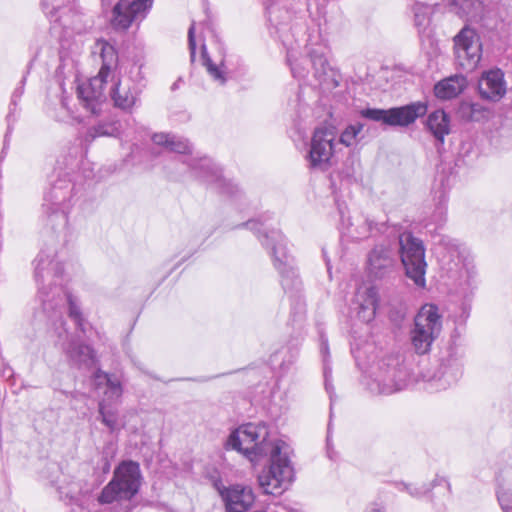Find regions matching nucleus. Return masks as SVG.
I'll return each instance as SVG.
<instances>
[{
  "mask_svg": "<svg viewBox=\"0 0 512 512\" xmlns=\"http://www.w3.org/2000/svg\"><path fill=\"white\" fill-rule=\"evenodd\" d=\"M225 447L242 453L252 463L268 457L269 465L258 475V484L263 493L281 495L292 482L294 471L289 446L280 440H270L266 424L247 423L240 426L230 433Z\"/></svg>",
  "mask_w": 512,
  "mask_h": 512,
  "instance_id": "1",
  "label": "nucleus"
},
{
  "mask_svg": "<svg viewBox=\"0 0 512 512\" xmlns=\"http://www.w3.org/2000/svg\"><path fill=\"white\" fill-rule=\"evenodd\" d=\"M34 279L38 286L37 298L44 317L58 331V336H67L63 315L66 305L69 317L84 332L83 317L78 299L62 286L63 263L57 259L55 243L44 245L32 262Z\"/></svg>",
  "mask_w": 512,
  "mask_h": 512,
  "instance_id": "2",
  "label": "nucleus"
},
{
  "mask_svg": "<svg viewBox=\"0 0 512 512\" xmlns=\"http://www.w3.org/2000/svg\"><path fill=\"white\" fill-rule=\"evenodd\" d=\"M253 231L263 248L269 253L274 268L280 276V283L285 293L297 294L302 288V281L294 257L287 247V240L282 232L270 228L265 221L248 220L240 225Z\"/></svg>",
  "mask_w": 512,
  "mask_h": 512,
  "instance_id": "3",
  "label": "nucleus"
},
{
  "mask_svg": "<svg viewBox=\"0 0 512 512\" xmlns=\"http://www.w3.org/2000/svg\"><path fill=\"white\" fill-rule=\"evenodd\" d=\"M141 485V471L137 462L122 461L114 470L113 477L98 496L100 504L114 501H130Z\"/></svg>",
  "mask_w": 512,
  "mask_h": 512,
  "instance_id": "4",
  "label": "nucleus"
},
{
  "mask_svg": "<svg viewBox=\"0 0 512 512\" xmlns=\"http://www.w3.org/2000/svg\"><path fill=\"white\" fill-rule=\"evenodd\" d=\"M92 385L95 390L103 393L98 403V419L113 433L118 429L117 404L123 394L120 379L98 368L92 375Z\"/></svg>",
  "mask_w": 512,
  "mask_h": 512,
  "instance_id": "5",
  "label": "nucleus"
},
{
  "mask_svg": "<svg viewBox=\"0 0 512 512\" xmlns=\"http://www.w3.org/2000/svg\"><path fill=\"white\" fill-rule=\"evenodd\" d=\"M442 315L434 304L423 305L414 317L409 339L413 350L424 355L431 350L433 342L442 331Z\"/></svg>",
  "mask_w": 512,
  "mask_h": 512,
  "instance_id": "6",
  "label": "nucleus"
},
{
  "mask_svg": "<svg viewBox=\"0 0 512 512\" xmlns=\"http://www.w3.org/2000/svg\"><path fill=\"white\" fill-rule=\"evenodd\" d=\"M409 376L401 358L391 355L377 363L368 386L373 393L390 395L403 390L408 384Z\"/></svg>",
  "mask_w": 512,
  "mask_h": 512,
  "instance_id": "7",
  "label": "nucleus"
},
{
  "mask_svg": "<svg viewBox=\"0 0 512 512\" xmlns=\"http://www.w3.org/2000/svg\"><path fill=\"white\" fill-rule=\"evenodd\" d=\"M74 184L65 179H58L44 195L42 205L45 225L53 232L63 230L67 225L69 203Z\"/></svg>",
  "mask_w": 512,
  "mask_h": 512,
  "instance_id": "8",
  "label": "nucleus"
},
{
  "mask_svg": "<svg viewBox=\"0 0 512 512\" xmlns=\"http://www.w3.org/2000/svg\"><path fill=\"white\" fill-rule=\"evenodd\" d=\"M399 257L407 278L412 280L419 288L426 285L425 247L423 241L410 231H404L398 236Z\"/></svg>",
  "mask_w": 512,
  "mask_h": 512,
  "instance_id": "9",
  "label": "nucleus"
},
{
  "mask_svg": "<svg viewBox=\"0 0 512 512\" xmlns=\"http://www.w3.org/2000/svg\"><path fill=\"white\" fill-rule=\"evenodd\" d=\"M426 113L427 105L421 101L389 109L365 108L359 112L362 118L389 127H408Z\"/></svg>",
  "mask_w": 512,
  "mask_h": 512,
  "instance_id": "10",
  "label": "nucleus"
},
{
  "mask_svg": "<svg viewBox=\"0 0 512 512\" xmlns=\"http://www.w3.org/2000/svg\"><path fill=\"white\" fill-rule=\"evenodd\" d=\"M103 7H111V27L118 32L139 24L148 15L154 0H100Z\"/></svg>",
  "mask_w": 512,
  "mask_h": 512,
  "instance_id": "11",
  "label": "nucleus"
},
{
  "mask_svg": "<svg viewBox=\"0 0 512 512\" xmlns=\"http://www.w3.org/2000/svg\"><path fill=\"white\" fill-rule=\"evenodd\" d=\"M455 65L463 72L474 71L482 57V43L478 32L470 26H464L453 37Z\"/></svg>",
  "mask_w": 512,
  "mask_h": 512,
  "instance_id": "12",
  "label": "nucleus"
},
{
  "mask_svg": "<svg viewBox=\"0 0 512 512\" xmlns=\"http://www.w3.org/2000/svg\"><path fill=\"white\" fill-rule=\"evenodd\" d=\"M462 353L456 345H450L440 357L437 370L429 378L431 389L445 390L457 383L462 376Z\"/></svg>",
  "mask_w": 512,
  "mask_h": 512,
  "instance_id": "13",
  "label": "nucleus"
},
{
  "mask_svg": "<svg viewBox=\"0 0 512 512\" xmlns=\"http://www.w3.org/2000/svg\"><path fill=\"white\" fill-rule=\"evenodd\" d=\"M187 165L197 178L213 186L221 194L232 197L240 191L237 184L223 177L221 169L208 157L190 158Z\"/></svg>",
  "mask_w": 512,
  "mask_h": 512,
  "instance_id": "14",
  "label": "nucleus"
},
{
  "mask_svg": "<svg viewBox=\"0 0 512 512\" xmlns=\"http://www.w3.org/2000/svg\"><path fill=\"white\" fill-rule=\"evenodd\" d=\"M335 133L332 128L318 127L315 129L308 153L310 168L326 170L335 148Z\"/></svg>",
  "mask_w": 512,
  "mask_h": 512,
  "instance_id": "15",
  "label": "nucleus"
},
{
  "mask_svg": "<svg viewBox=\"0 0 512 512\" xmlns=\"http://www.w3.org/2000/svg\"><path fill=\"white\" fill-rule=\"evenodd\" d=\"M215 486L224 502L226 512H247L255 502V494L249 486L240 484Z\"/></svg>",
  "mask_w": 512,
  "mask_h": 512,
  "instance_id": "16",
  "label": "nucleus"
},
{
  "mask_svg": "<svg viewBox=\"0 0 512 512\" xmlns=\"http://www.w3.org/2000/svg\"><path fill=\"white\" fill-rule=\"evenodd\" d=\"M107 79L98 75L77 87V97L81 105L91 114L98 115L106 101L104 92Z\"/></svg>",
  "mask_w": 512,
  "mask_h": 512,
  "instance_id": "17",
  "label": "nucleus"
},
{
  "mask_svg": "<svg viewBox=\"0 0 512 512\" xmlns=\"http://www.w3.org/2000/svg\"><path fill=\"white\" fill-rule=\"evenodd\" d=\"M396 258L393 250L385 245H376L368 254L367 271L374 279H385L395 272Z\"/></svg>",
  "mask_w": 512,
  "mask_h": 512,
  "instance_id": "18",
  "label": "nucleus"
},
{
  "mask_svg": "<svg viewBox=\"0 0 512 512\" xmlns=\"http://www.w3.org/2000/svg\"><path fill=\"white\" fill-rule=\"evenodd\" d=\"M134 80H118L113 84L110 90V97L116 108L124 112H131L133 107L139 102V96L142 92L141 87L133 84Z\"/></svg>",
  "mask_w": 512,
  "mask_h": 512,
  "instance_id": "19",
  "label": "nucleus"
},
{
  "mask_svg": "<svg viewBox=\"0 0 512 512\" xmlns=\"http://www.w3.org/2000/svg\"><path fill=\"white\" fill-rule=\"evenodd\" d=\"M75 0H42V9L50 21L59 23L63 28H71L70 18L76 16Z\"/></svg>",
  "mask_w": 512,
  "mask_h": 512,
  "instance_id": "20",
  "label": "nucleus"
},
{
  "mask_svg": "<svg viewBox=\"0 0 512 512\" xmlns=\"http://www.w3.org/2000/svg\"><path fill=\"white\" fill-rule=\"evenodd\" d=\"M483 99L499 101L506 93L504 74L500 69H492L483 74L478 84Z\"/></svg>",
  "mask_w": 512,
  "mask_h": 512,
  "instance_id": "21",
  "label": "nucleus"
},
{
  "mask_svg": "<svg viewBox=\"0 0 512 512\" xmlns=\"http://www.w3.org/2000/svg\"><path fill=\"white\" fill-rule=\"evenodd\" d=\"M65 353L70 365L78 369H90L98 362L95 350L82 342L70 341Z\"/></svg>",
  "mask_w": 512,
  "mask_h": 512,
  "instance_id": "22",
  "label": "nucleus"
},
{
  "mask_svg": "<svg viewBox=\"0 0 512 512\" xmlns=\"http://www.w3.org/2000/svg\"><path fill=\"white\" fill-rule=\"evenodd\" d=\"M354 305L358 319L364 323L371 322L375 318L378 305L377 289L368 287L363 291H358Z\"/></svg>",
  "mask_w": 512,
  "mask_h": 512,
  "instance_id": "23",
  "label": "nucleus"
},
{
  "mask_svg": "<svg viewBox=\"0 0 512 512\" xmlns=\"http://www.w3.org/2000/svg\"><path fill=\"white\" fill-rule=\"evenodd\" d=\"M310 63L313 68V74L320 85L336 87L338 82L335 78L336 73L329 65L324 53L318 49H312L309 52Z\"/></svg>",
  "mask_w": 512,
  "mask_h": 512,
  "instance_id": "24",
  "label": "nucleus"
},
{
  "mask_svg": "<svg viewBox=\"0 0 512 512\" xmlns=\"http://www.w3.org/2000/svg\"><path fill=\"white\" fill-rule=\"evenodd\" d=\"M467 83V78L463 74L447 77L434 86L435 96L442 100L453 99L464 91Z\"/></svg>",
  "mask_w": 512,
  "mask_h": 512,
  "instance_id": "25",
  "label": "nucleus"
},
{
  "mask_svg": "<svg viewBox=\"0 0 512 512\" xmlns=\"http://www.w3.org/2000/svg\"><path fill=\"white\" fill-rule=\"evenodd\" d=\"M426 127L437 143L443 145L445 136L450 133V117L444 110L433 111L427 117Z\"/></svg>",
  "mask_w": 512,
  "mask_h": 512,
  "instance_id": "26",
  "label": "nucleus"
},
{
  "mask_svg": "<svg viewBox=\"0 0 512 512\" xmlns=\"http://www.w3.org/2000/svg\"><path fill=\"white\" fill-rule=\"evenodd\" d=\"M100 54L102 66L98 75L108 78L111 70L117 65L118 55L113 45L106 40H97L94 46V53Z\"/></svg>",
  "mask_w": 512,
  "mask_h": 512,
  "instance_id": "27",
  "label": "nucleus"
},
{
  "mask_svg": "<svg viewBox=\"0 0 512 512\" xmlns=\"http://www.w3.org/2000/svg\"><path fill=\"white\" fill-rule=\"evenodd\" d=\"M154 144L163 146L171 152L186 154L191 152V146L187 139L168 133H155L152 136Z\"/></svg>",
  "mask_w": 512,
  "mask_h": 512,
  "instance_id": "28",
  "label": "nucleus"
},
{
  "mask_svg": "<svg viewBox=\"0 0 512 512\" xmlns=\"http://www.w3.org/2000/svg\"><path fill=\"white\" fill-rule=\"evenodd\" d=\"M457 114L464 121L481 122L490 117L491 111L481 103L464 101L460 103Z\"/></svg>",
  "mask_w": 512,
  "mask_h": 512,
  "instance_id": "29",
  "label": "nucleus"
},
{
  "mask_svg": "<svg viewBox=\"0 0 512 512\" xmlns=\"http://www.w3.org/2000/svg\"><path fill=\"white\" fill-rule=\"evenodd\" d=\"M354 220L356 223L349 221L348 226H355V237L359 239L367 238L374 232L383 233L386 230L385 222H377L366 215L357 216Z\"/></svg>",
  "mask_w": 512,
  "mask_h": 512,
  "instance_id": "30",
  "label": "nucleus"
},
{
  "mask_svg": "<svg viewBox=\"0 0 512 512\" xmlns=\"http://www.w3.org/2000/svg\"><path fill=\"white\" fill-rule=\"evenodd\" d=\"M121 124L118 121L99 122L91 126L85 135L86 142H92L97 137H117L120 134Z\"/></svg>",
  "mask_w": 512,
  "mask_h": 512,
  "instance_id": "31",
  "label": "nucleus"
},
{
  "mask_svg": "<svg viewBox=\"0 0 512 512\" xmlns=\"http://www.w3.org/2000/svg\"><path fill=\"white\" fill-rule=\"evenodd\" d=\"M202 60L203 65L206 67L208 74L213 78L214 81L220 85H225L227 82L226 72L224 71V60L221 59L220 64H215L206 52V46L202 45Z\"/></svg>",
  "mask_w": 512,
  "mask_h": 512,
  "instance_id": "32",
  "label": "nucleus"
},
{
  "mask_svg": "<svg viewBox=\"0 0 512 512\" xmlns=\"http://www.w3.org/2000/svg\"><path fill=\"white\" fill-rule=\"evenodd\" d=\"M363 128L364 124L361 122L347 125L339 136V143L346 147L354 146L363 138V135H361Z\"/></svg>",
  "mask_w": 512,
  "mask_h": 512,
  "instance_id": "33",
  "label": "nucleus"
},
{
  "mask_svg": "<svg viewBox=\"0 0 512 512\" xmlns=\"http://www.w3.org/2000/svg\"><path fill=\"white\" fill-rule=\"evenodd\" d=\"M492 143L501 150L512 148V126L503 124L492 136Z\"/></svg>",
  "mask_w": 512,
  "mask_h": 512,
  "instance_id": "34",
  "label": "nucleus"
},
{
  "mask_svg": "<svg viewBox=\"0 0 512 512\" xmlns=\"http://www.w3.org/2000/svg\"><path fill=\"white\" fill-rule=\"evenodd\" d=\"M25 82H26V77H23L21 82H20V86L15 88V90L12 93L11 102H10V105H9V113H8V115L6 117L7 122H8V129H7V133H6L5 138H7L8 133L11 132V129H12L11 128V123L15 121L14 113H15V110H16L17 102L20 100L21 96L24 93Z\"/></svg>",
  "mask_w": 512,
  "mask_h": 512,
  "instance_id": "35",
  "label": "nucleus"
},
{
  "mask_svg": "<svg viewBox=\"0 0 512 512\" xmlns=\"http://www.w3.org/2000/svg\"><path fill=\"white\" fill-rule=\"evenodd\" d=\"M60 499L65 501L67 504H78V495L80 492L79 483L72 482L68 487L60 486L58 488ZM79 508L80 506L77 505Z\"/></svg>",
  "mask_w": 512,
  "mask_h": 512,
  "instance_id": "36",
  "label": "nucleus"
},
{
  "mask_svg": "<svg viewBox=\"0 0 512 512\" xmlns=\"http://www.w3.org/2000/svg\"><path fill=\"white\" fill-rule=\"evenodd\" d=\"M397 488L400 491L407 492L410 496L414 498H420L426 495L431 491V486L427 485V483H423L421 485L399 482L397 483Z\"/></svg>",
  "mask_w": 512,
  "mask_h": 512,
  "instance_id": "37",
  "label": "nucleus"
},
{
  "mask_svg": "<svg viewBox=\"0 0 512 512\" xmlns=\"http://www.w3.org/2000/svg\"><path fill=\"white\" fill-rule=\"evenodd\" d=\"M414 22L418 28H425L430 21V7L425 4L416 3L413 6Z\"/></svg>",
  "mask_w": 512,
  "mask_h": 512,
  "instance_id": "38",
  "label": "nucleus"
},
{
  "mask_svg": "<svg viewBox=\"0 0 512 512\" xmlns=\"http://www.w3.org/2000/svg\"><path fill=\"white\" fill-rule=\"evenodd\" d=\"M321 344H320V352L323 357V363H324V378H325V387L326 390L329 391L330 384H329V377L331 375V368L328 366V357H329V347H328V340L324 337V335L320 336Z\"/></svg>",
  "mask_w": 512,
  "mask_h": 512,
  "instance_id": "39",
  "label": "nucleus"
},
{
  "mask_svg": "<svg viewBox=\"0 0 512 512\" xmlns=\"http://www.w3.org/2000/svg\"><path fill=\"white\" fill-rule=\"evenodd\" d=\"M188 47L190 51L191 61L194 62L196 57V40H195V23L193 22L188 30Z\"/></svg>",
  "mask_w": 512,
  "mask_h": 512,
  "instance_id": "40",
  "label": "nucleus"
},
{
  "mask_svg": "<svg viewBox=\"0 0 512 512\" xmlns=\"http://www.w3.org/2000/svg\"><path fill=\"white\" fill-rule=\"evenodd\" d=\"M288 61H289V64H290V67H291V72H292V75L293 77L295 78H298V79H304L307 74H308V71L303 68L300 63L298 62H291L290 58H288Z\"/></svg>",
  "mask_w": 512,
  "mask_h": 512,
  "instance_id": "41",
  "label": "nucleus"
},
{
  "mask_svg": "<svg viewBox=\"0 0 512 512\" xmlns=\"http://www.w3.org/2000/svg\"><path fill=\"white\" fill-rule=\"evenodd\" d=\"M13 376V370L8 364H3L2 369L0 370V377L9 379Z\"/></svg>",
  "mask_w": 512,
  "mask_h": 512,
  "instance_id": "42",
  "label": "nucleus"
},
{
  "mask_svg": "<svg viewBox=\"0 0 512 512\" xmlns=\"http://www.w3.org/2000/svg\"><path fill=\"white\" fill-rule=\"evenodd\" d=\"M446 484L448 486V488H450V484L449 482L444 478V477H439V476H436L435 479L429 483L428 485L431 486V489L437 485H441V484Z\"/></svg>",
  "mask_w": 512,
  "mask_h": 512,
  "instance_id": "43",
  "label": "nucleus"
},
{
  "mask_svg": "<svg viewBox=\"0 0 512 512\" xmlns=\"http://www.w3.org/2000/svg\"><path fill=\"white\" fill-rule=\"evenodd\" d=\"M136 73V81H140L144 79V76L142 75V67L141 66H134L130 70V74Z\"/></svg>",
  "mask_w": 512,
  "mask_h": 512,
  "instance_id": "44",
  "label": "nucleus"
},
{
  "mask_svg": "<svg viewBox=\"0 0 512 512\" xmlns=\"http://www.w3.org/2000/svg\"><path fill=\"white\" fill-rule=\"evenodd\" d=\"M507 25L506 31L508 33L512 32V20H509L507 23L502 20V25L500 26L501 30H504V26Z\"/></svg>",
  "mask_w": 512,
  "mask_h": 512,
  "instance_id": "45",
  "label": "nucleus"
},
{
  "mask_svg": "<svg viewBox=\"0 0 512 512\" xmlns=\"http://www.w3.org/2000/svg\"><path fill=\"white\" fill-rule=\"evenodd\" d=\"M368 512H386L384 507L375 504Z\"/></svg>",
  "mask_w": 512,
  "mask_h": 512,
  "instance_id": "46",
  "label": "nucleus"
},
{
  "mask_svg": "<svg viewBox=\"0 0 512 512\" xmlns=\"http://www.w3.org/2000/svg\"><path fill=\"white\" fill-rule=\"evenodd\" d=\"M131 509H132V508H131V505H130L129 503H127V504L125 505V507H124V508H121V509H120L119 511H117V512H131Z\"/></svg>",
  "mask_w": 512,
  "mask_h": 512,
  "instance_id": "47",
  "label": "nucleus"
},
{
  "mask_svg": "<svg viewBox=\"0 0 512 512\" xmlns=\"http://www.w3.org/2000/svg\"><path fill=\"white\" fill-rule=\"evenodd\" d=\"M339 212L341 214V219L343 220L344 219V213H343V211L341 209H339Z\"/></svg>",
  "mask_w": 512,
  "mask_h": 512,
  "instance_id": "48",
  "label": "nucleus"
},
{
  "mask_svg": "<svg viewBox=\"0 0 512 512\" xmlns=\"http://www.w3.org/2000/svg\"><path fill=\"white\" fill-rule=\"evenodd\" d=\"M326 264H327V270H328V271H330V265H329V262L327 261V262H326Z\"/></svg>",
  "mask_w": 512,
  "mask_h": 512,
  "instance_id": "49",
  "label": "nucleus"
},
{
  "mask_svg": "<svg viewBox=\"0 0 512 512\" xmlns=\"http://www.w3.org/2000/svg\"><path fill=\"white\" fill-rule=\"evenodd\" d=\"M96 512H106L105 510H99V511H96Z\"/></svg>",
  "mask_w": 512,
  "mask_h": 512,
  "instance_id": "50",
  "label": "nucleus"
}]
</instances>
